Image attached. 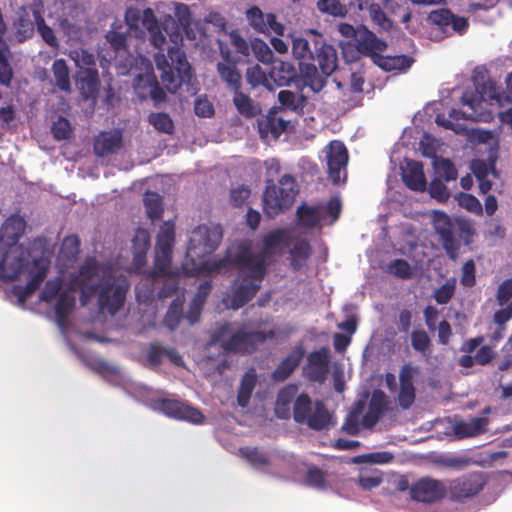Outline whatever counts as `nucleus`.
Segmentation results:
<instances>
[{
  "label": "nucleus",
  "mask_w": 512,
  "mask_h": 512,
  "mask_svg": "<svg viewBox=\"0 0 512 512\" xmlns=\"http://www.w3.org/2000/svg\"><path fill=\"white\" fill-rule=\"evenodd\" d=\"M246 78L249 84L253 87L258 85L269 86V80L266 73L261 69L259 65L250 67L246 71Z\"/></svg>",
  "instance_id": "obj_61"
},
{
  "label": "nucleus",
  "mask_w": 512,
  "mask_h": 512,
  "mask_svg": "<svg viewBox=\"0 0 512 512\" xmlns=\"http://www.w3.org/2000/svg\"><path fill=\"white\" fill-rule=\"evenodd\" d=\"M49 266L43 260L33 261V268L29 271L30 279L27 282V289L36 291L47 276Z\"/></svg>",
  "instance_id": "obj_45"
},
{
  "label": "nucleus",
  "mask_w": 512,
  "mask_h": 512,
  "mask_svg": "<svg viewBox=\"0 0 512 512\" xmlns=\"http://www.w3.org/2000/svg\"><path fill=\"white\" fill-rule=\"evenodd\" d=\"M61 288L62 279L60 277L48 280L40 293V300L46 303H50L59 294Z\"/></svg>",
  "instance_id": "obj_57"
},
{
  "label": "nucleus",
  "mask_w": 512,
  "mask_h": 512,
  "mask_svg": "<svg viewBox=\"0 0 512 512\" xmlns=\"http://www.w3.org/2000/svg\"><path fill=\"white\" fill-rule=\"evenodd\" d=\"M160 282L162 283V287L157 292V297L164 299L173 296L179 288L178 272H173L168 268L167 275L159 277V283Z\"/></svg>",
  "instance_id": "obj_44"
},
{
  "label": "nucleus",
  "mask_w": 512,
  "mask_h": 512,
  "mask_svg": "<svg viewBox=\"0 0 512 512\" xmlns=\"http://www.w3.org/2000/svg\"><path fill=\"white\" fill-rule=\"evenodd\" d=\"M387 272L399 279H410L412 277V268L405 259H394L387 266Z\"/></svg>",
  "instance_id": "obj_54"
},
{
  "label": "nucleus",
  "mask_w": 512,
  "mask_h": 512,
  "mask_svg": "<svg viewBox=\"0 0 512 512\" xmlns=\"http://www.w3.org/2000/svg\"><path fill=\"white\" fill-rule=\"evenodd\" d=\"M257 383V374L254 368H250L244 374L237 394L239 406L246 407L250 401L252 392Z\"/></svg>",
  "instance_id": "obj_33"
},
{
  "label": "nucleus",
  "mask_w": 512,
  "mask_h": 512,
  "mask_svg": "<svg viewBox=\"0 0 512 512\" xmlns=\"http://www.w3.org/2000/svg\"><path fill=\"white\" fill-rule=\"evenodd\" d=\"M512 298V278L504 280L498 287L496 300L500 306L508 303Z\"/></svg>",
  "instance_id": "obj_64"
},
{
  "label": "nucleus",
  "mask_w": 512,
  "mask_h": 512,
  "mask_svg": "<svg viewBox=\"0 0 512 512\" xmlns=\"http://www.w3.org/2000/svg\"><path fill=\"white\" fill-rule=\"evenodd\" d=\"M184 300L177 297L170 304L164 318L163 324L170 330H175L183 317Z\"/></svg>",
  "instance_id": "obj_41"
},
{
  "label": "nucleus",
  "mask_w": 512,
  "mask_h": 512,
  "mask_svg": "<svg viewBox=\"0 0 512 512\" xmlns=\"http://www.w3.org/2000/svg\"><path fill=\"white\" fill-rule=\"evenodd\" d=\"M175 17L177 18L179 26L188 33L192 24L191 12L186 4L178 3L175 7Z\"/></svg>",
  "instance_id": "obj_63"
},
{
  "label": "nucleus",
  "mask_w": 512,
  "mask_h": 512,
  "mask_svg": "<svg viewBox=\"0 0 512 512\" xmlns=\"http://www.w3.org/2000/svg\"><path fill=\"white\" fill-rule=\"evenodd\" d=\"M154 60L157 69L161 71V81L170 92H174L179 86L175 79V73L182 80L191 78V66L187 61L186 54L176 45L169 47L167 57L162 52H157Z\"/></svg>",
  "instance_id": "obj_8"
},
{
  "label": "nucleus",
  "mask_w": 512,
  "mask_h": 512,
  "mask_svg": "<svg viewBox=\"0 0 512 512\" xmlns=\"http://www.w3.org/2000/svg\"><path fill=\"white\" fill-rule=\"evenodd\" d=\"M458 202L461 207L465 208L467 211L471 213L481 215L483 212L480 201L472 194L460 193L458 197Z\"/></svg>",
  "instance_id": "obj_60"
},
{
  "label": "nucleus",
  "mask_w": 512,
  "mask_h": 512,
  "mask_svg": "<svg viewBox=\"0 0 512 512\" xmlns=\"http://www.w3.org/2000/svg\"><path fill=\"white\" fill-rule=\"evenodd\" d=\"M414 59L408 55H395V56H383L381 53L376 56L374 64L380 67L382 70L390 72L394 70L404 71L408 69Z\"/></svg>",
  "instance_id": "obj_32"
},
{
  "label": "nucleus",
  "mask_w": 512,
  "mask_h": 512,
  "mask_svg": "<svg viewBox=\"0 0 512 512\" xmlns=\"http://www.w3.org/2000/svg\"><path fill=\"white\" fill-rule=\"evenodd\" d=\"M149 123L158 131L165 134H172L175 126L169 114L165 112H153L148 116Z\"/></svg>",
  "instance_id": "obj_47"
},
{
  "label": "nucleus",
  "mask_w": 512,
  "mask_h": 512,
  "mask_svg": "<svg viewBox=\"0 0 512 512\" xmlns=\"http://www.w3.org/2000/svg\"><path fill=\"white\" fill-rule=\"evenodd\" d=\"M488 100H495L501 107L504 106L503 101L510 102V96H502L495 83L488 81L483 83L481 87H476L474 90L467 89L461 96V103L468 107L467 111L452 109L449 113V118L445 115L438 114L436 116V123L445 129H450L459 132L462 128L454 123L459 119L471 120L474 122L485 120L483 114V104Z\"/></svg>",
  "instance_id": "obj_4"
},
{
  "label": "nucleus",
  "mask_w": 512,
  "mask_h": 512,
  "mask_svg": "<svg viewBox=\"0 0 512 512\" xmlns=\"http://www.w3.org/2000/svg\"><path fill=\"white\" fill-rule=\"evenodd\" d=\"M388 404L385 393L382 390H375L362 418V425L368 429L373 428L388 410Z\"/></svg>",
  "instance_id": "obj_24"
},
{
  "label": "nucleus",
  "mask_w": 512,
  "mask_h": 512,
  "mask_svg": "<svg viewBox=\"0 0 512 512\" xmlns=\"http://www.w3.org/2000/svg\"><path fill=\"white\" fill-rule=\"evenodd\" d=\"M304 480L308 486L318 490H324L328 487L326 474L314 465L308 467Z\"/></svg>",
  "instance_id": "obj_49"
},
{
  "label": "nucleus",
  "mask_w": 512,
  "mask_h": 512,
  "mask_svg": "<svg viewBox=\"0 0 512 512\" xmlns=\"http://www.w3.org/2000/svg\"><path fill=\"white\" fill-rule=\"evenodd\" d=\"M33 15H34L38 33L40 34L42 39L50 47H53V48L58 47L59 43H58L57 37H56L53 29L46 24L45 19L43 18L41 13L39 11H34Z\"/></svg>",
  "instance_id": "obj_48"
},
{
  "label": "nucleus",
  "mask_w": 512,
  "mask_h": 512,
  "mask_svg": "<svg viewBox=\"0 0 512 512\" xmlns=\"http://www.w3.org/2000/svg\"><path fill=\"white\" fill-rule=\"evenodd\" d=\"M323 153L325 154L328 178L333 184L345 183L349 161V153L345 144L340 140H332L324 147Z\"/></svg>",
  "instance_id": "obj_11"
},
{
  "label": "nucleus",
  "mask_w": 512,
  "mask_h": 512,
  "mask_svg": "<svg viewBox=\"0 0 512 512\" xmlns=\"http://www.w3.org/2000/svg\"><path fill=\"white\" fill-rule=\"evenodd\" d=\"M269 78L279 87L288 85V66L284 61L274 60L271 63Z\"/></svg>",
  "instance_id": "obj_51"
},
{
  "label": "nucleus",
  "mask_w": 512,
  "mask_h": 512,
  "mask_svg": "<svg viewBox=\"0 0 512 512\" xmlns=\"http://www.w3.org/2000/svg\"><path fill=\"white\" fill-rule=\"evenodd\" d=\"M222 237L220 226L199 225L192 231L187 246V257L191 259L196 274L222 273L231 269L214 271L204 268L206 263H214L221 259H211L209 256L217 249Z\"/></svg>",
  "instance_id": "obj_5"
},
{
  "label": "nucleus",
  "mask_w": 512,
  "mask_h": 512,
  "mask_svg": "<svg viewBox=\"0 0 512 512\" xmlns=\"http://www.w3.org/2000/svg\"><path fill=\"white\" fill-rule=\"evenodd\" d=\"M233 103L237 111L246 118H252L259 113L258 107L254 104L253 100L241 89L233 91Z\"/></svg>",
  "instance_id": "obj_38"
},
{
  "label": "nucleus",
  "mask_w": 512,
  "mask_h": 512,
  "mask_svg": "<svg viewBox=\"0 0 512 512\" xmlns=\"http://www.w3.org/2000/svg\"><path fill=\"white\" fill-rule=\"evenodd\" d=\"M246 18L254 30L263 34L274 33L283 35L284 26L277 22L276 16L272 13L264 15L261 9L253 6L246 12Z\"/></svg>",
  "instance_id": "obj_22"
},
{
  "label": "nucleus",
  "mask_w": 512,
  "mask_h": 512,
  "mask_svg": "<svg viewBox=\"0 0 512 512\" xmlns=\"http://www.w3.org/2000/svg\"><path fill=\"white\" fill-rule=\"evenodd\" d=\"M122 145L123 139L120 132H102L95 138L93 150L96 156L106 157L115 154Z\"/></svg>",
  "instance_id": "obj_26"
},
{
  "label": "nucleus",
  "mask_w": 512,
  "mask_h": 512,
  "mask_svg": "<svg viewBox=\"0 0 512 512\" xmlns=\"http://www.w3.org/2000/svg\"><path fill=\"white\" fill-rule=\"evenodd\" d=\"M419 372L418 367L410 364H404L399 371V392L398 403L399 406L407 410L409 409L416 398V389L414 386V377Z\"/></svg>",
  "instance_id": "obj_20"
},
{
  "label": "nucleus",
  "mask_w": 512,
  "mask_h": 512,
  "mask_svg": "<svg viewBox=\"0 0 512 512\" xmlns=\"http://www.w3.org/2000/svg\"><path fill=\"white\" fill-rule=\"evenodd\" d=\"M433 167L439 179H443L446 182L457 179V169L450 159L436 157L433 161Z\"/></svg>",
  "instance_id": "obj_43"
},
{
  "label": "nucleus",
  "mask_w": 512,
  "mask_h": 512,
  "mask_svg": "<svg viewBox=\"0 0 512 512\" xmlns=\"http://www.w3.org/2000/svg\"><path fill=\"white\" fill-rule=\"evenodd\" d=\"M456 279L449 278L443 285L437 288L433 293V298L439 305L447 304L455 294Z\"/></svg>",
  "instance_id": "obj_52"
},
{
  "label": "nucleus",
  "mask_w": 512,
  "mask_h": 512,
  "mask_svg": "<svg viewBox=\"0 0 512 512\" xmlns=\"http://www.w3.org/2000/svg\"><path fill=\"white\" fill-rule=\"evenodd\" d=\"M428 20L448 35L452 33L463 35L469 27L467 18L455 15L447 8L431 11Z\"/></svg>",
  "instance_id": "obj_17"
},
{
  "label": "nucleus",
  "mask_w": 512,
  "mask_h": 512,
  "mask_svg": "<svg viewBox=\"0 0 512 512\" xmlns=\"http://www.w3.org/2000/svg\"><path fill=\"white\" fill-rule=\"evenodd\" d=\"M73 285L80 292V303L87 306L97 295V306L101 313L115 316L123 307L130 283L124 276H117L109 267L101 265L95 258H87L80 266Z\"/></svg>",
  "instance_id": "obj_3"
},
{
  "label": "nucleus",
  "mask_w": 512,
  "mask_h": 512,
  "mask_svg": "<svg viewBox=\"0 0 512 512\" xmlns=\"http://www.w3.org/2000/svg\"><path fill=\"white\" fill-rule=\"evenodd\" d=\"M217 73L226 87L231 90H239L242 87V76L237 69V62L219 61L216 65Z\"/></svg>",
  "instance_id": "obj_30"
},
{
  "label": "nucleus",
  "mask_w": 512,
  "mask_h": 512,
  "mask_svg": "<svg viewBox=\"0 0 512 512\" xmlns=\"http://www.w3.org/2000/svg\"><path fill=\"white\" fill-rule=\"evenodd\" d=\"M25 261L22 257H15L10 261V257L6 254L0 261V278L5 281H13L20 275Z\"/></svg>",
  "instance_id": "obj_35"
},
{
  "label": "nucleus",
  "mask_w": 512,
  "mask_h": 512,
  "mask_svg": "<svg viewBox=\"0 0 512 512\" xmlns=\"http://www.w3.org/2000/svg\"><path fill=\"white\" fill-rule=\"evenodd\" d=\"M276 107L271 108L268 113L257 121L260 138L266 142L277 140L287 130L288 122L278 115Z\"/></svg>",
  "instance_id": "obj_21"
},
{
  "label": "nucleus",
  "mask_w": 512,
  "mask_h": 512,
  "mask_svg": "<svg viewBox=\"0 0 512 512\" xmlns=\"http://www.w3.org/2000/svg\"><path fill=\"white\" fill-rule=\"evenodd\" d=\"M436 233L439 235L444 250L450 259L458 257L459 244L454 236V224L450 217L443 212H437L433 219Z\"/></svg>",
  "instance_id": "obj_18"
},
{
  "label": "nucleus",
  "mask_w": 512,
  "mask_h": 512,
  "mask_svg": "<svg viewBox=\"0 0 512 512\" xmlns=\"http://www.w3.org/2000/svg\"><path fill=\"white\" fill-rule=\"evenodd\" d=\"M357 51L374 60L376 56L386 50L387 43L379 39L372 31L365 26H358V36L355 39Z\"/></svg>",
  "instance_id": "obj_23"
},
{
  "label": "nucleus",
  "mask_w": 512,
  "mask_h": 512,
  "mask_svg": "<svg viewBox=\"0 0 512 512\" xmlns=\"http://www.w3.org/2000/svg\"><path fill=\"white\" fill-rule=\"evenodd\" d=\"M341 212L342 202L339 196L331 197L326 203L310 205L302 202L296 209L295 227L291 231L307 233L311 237L312 230L321 229L325 224H334L340 218Z\"/></svg>",
  "instance_id": "obj_6"
},
{
  "label": "nucleus",
  "mask_w": 512,
  "mask_h": 512,
  "mask_svg": "<svg viewBox=\"0 0 512 512\" xmlns=\"http://www.w3.org/2000/svg\"><path fill=\"white\" fill-rule=\"evenodd\" d=\"M402 178L409 189L417 192H424L426 190L427 182L421 162L413 160L407 162Z\"/></svg>",
  "instance_id": "obj_28"
},
{
  "label": "nucleus",
  "mask_w": 512,
  "mask_h": 512,
  "mask_svg": "<svg viewBox=\"0 0 512 512\" xmlns=\"http://www.w3.org/2000/svg\"><path fill=\"white\" fill-rule=\"evenodd\" d=\"M148 92H143L140 88L141 100H146L150 98L155 106H158L160 103L166 100V92L162 87H160L158 80L156 77H150V82H148Z\"/></svg>",
  "instance_id": "obj_53"
},
{
  "label": "nucleus",
  "mask_w": 512,
  "mask_h": 512,
  "mask_svg": "<svg viewBox=\"0 0 512 512\" xmlns=\"http://www.w3.org/2000/svg\"><path fill=\"white\" fill-rule=\"evenodd\" d=\"M175 242V226L173 221H165L157 235L155 246L154 267L160 272H168L171 266L172 250Z\"/></svg>",
  "instance_id": "obj_14"
},
{
  "label": "nucleus",
  "mask_w": 512,
  "mask_h": 512,
  "mask_svg": "<svg viewBox=\"0 0 512 512\" xmlns=\"http://www.w3.org/2000/svg\"><path fill=\"white\" fill-rule=\"evenodd\" d=\"M292 55L290 83L302 82L313 92L321 91L327 78L337 69L336 49L315 29L308 30L304 37L292 40Z\"/></svg>",
  "instance_id": "obj_2"
},
{
  "label": "nucleus",
  "mask_w": 512,
  "mask_h": 512,
  "mask_svg": "<svg viewBox=\"0 0 512 512\" xmlns=\"http://www.w3.org/2000/svg\"><path fill=\"white\" fill-rule=\"evenodd\" d=\"M293 418L295 422L305 424L315 431L327 430L336 424L326 405L320 400L313 403L306 393H301L295 399Z\"/></svg>",
  "instance_id": "obj_7"
},
{
  "label": "nucleus",
  "mask_w": 512,
  "mask_h": 512,
  "mask_svg": "<svg viewBox=\"0 0 512 512\" xmlns=\"http://www.w3.org/2000/svg\"><path fill=\"white\" fill-rule=\"evenodd\" d=\"M429 193L432 198L444 202L449 199L450 192L447 186L439 178H435L429 185Z\"/></svg>",
  "instance_id": "obj_62"
},
{
  "label": "nucleus",
  "mask_w": 512,
  "mask_h": 512,
  "mask_svg": "<svg viewBox=\"0 0 512 512\" xmlns=\"http://www.w3.org/2000/svg\"><path fill=\"white\" fill-rule=\"evenodd\" d=\"M51 130L54 138L57 140L69 139L72 134L70 122L64 117H59L58 120L52 124Z\"/></svg>",
  "instance_id": "obj_59"
},
{
  "label": "nucleus",
  "mask_w": 512,
  "mask_h": 512,
  "mask_svg": "<svg viewBox=\"0 0 512 512\" xmlns=\"http://www.w3.org/2000/svg\"><path fill=\"white\" fill-rule=\"evenodd\" d=\"M155 411L161 412L169 418L187 421L192 424H203L205 416L196 407L173 398H157L151 403Z\"/></svg>",
  "instance_id": "obj_10"
},
{
  "label": "nucleus",
  "mask_w": 512,
  "mask_h": 512,
  "mask_svg": "<svg viewBox=\"0 0 512 512\" xmlns=\"http://www.w3.org/2000/svg\"><path fill=\"white\" fill-rule=\"evenodd\" d=\"M10 49L3 35H0V83L9 87L13 78V70L9 64Z\"/></svg>",
  "instance_id": "obj_37"
},
{
  "label": "nucleus",
  "mask_w": 512,
  "mask_h": 512,
  "mask_svg": "<svg viewBox=\"0 0 512 512\" xmlns=\"http://www.w3.org/2000/svg\"><path fill=\"white\" fill-rule=\"evenodd\" d=\"M239 453L241 457L257 470L263 471L270 465L268 455L257 447H241Z\"/></svg>",
  "instance_id": "obj_36"
},
{
  "label": "nucleus",
  "mask_w": 512,
  "mask_h": 512,
  "mask_svg": "<svg viewBox=\"0 0 512 512\" xmlns=\"http://www.w3.org/2000/svg\"><path fill=\"white\" fill-rule=\"evenodd\" d=\"M288 244V229L272 230L263 237V246L259 253L254 254L247 243H239L228 249L222 259L214 263H206L208 270H224L235 268L238 272L231 286L229 295L230 307L239 309L246 305L259 291L266 275L270 258L280 252Z\"/></svg>",
  "instance_id": "obj_1"
},
{
  "label": "nucleus",
  "mask_w": 512,
  "mask_h": 512,
  "mask_svg": "<svg viewBox=\"0 0 512 512\" xmlns=\"http://www.w3.org/2000/svg\"><path fill=\"white\" fill-rule=\"evenodd\" d=\"M363 410L364 403L362 401H358L354 404L342 425V430L344 432L349 435H357L359 433V417Z\"/></svg>",
  "instance_id": "obj_46"
},
{
  "label": "nucleus",
  "mask_w": 512,
  "mask_h": 512,
  "mask_svg": "<svg viewBox=\"0 0 512 512\" xmlns=\"http://www.w3.org/2000/svg\"><path fill=\"white\" fill-rule=\"evenodd\" d=\"M430 344L431 340L425 330H414L411 333V345L417 352L426 353Z\"/></svg>",
  "instance_id": "obj_58"
},
{
  "label": "nucleus",
  "mask_w": 512,
  "mask_h": 512,
  "mask_svg": "<svg viewBox=\"0 0 512 512\" xmlns=\"http://www.w3.org/2000/svg\"><path fill=\"white\" fill-rule=\"evenodd\" d=\"M74 305L75 297L70 292L63 291L60 293L55 305V315L59 324H63L67 320Z\"/></svg>",
  "instance_id": "obj_39"
},
{
  "label": "nucleus",
  "mask_w": 512,
  "mask_h": 512,
  "mask_svg": "<svg viewBox=\"0 0 512 512\" xmlns=\"http://www.w3.org/2000/svg\"><path fill=\"white\" fill-rule=\"evenodd\" d=\"M150 247V235L144 229H138L133 238L134 258L133 262L136 266L145 263L146 253Z\"/></svg>",
  "instance_id": "obj_34"
},
{
  "label": "nucleus",
  "mask_w": 512,
  "mask_h": 512,
  "mask_svg": "<svg viewBox=\"0 0 512 512\" xmlns=\"http://www.w3.org/2000/svg\"><path fill=\"white\" fill-rule=\"evenodd\" d=\"M168 272H160L153 268L143 275L135 287L136 298L139 302H149L155 296L156 285L159 284V277L167 275Z\"/></svg>",
  "instance_id": "obj_27"
},
{
  "label": "nucleus",
  "mask_w": 512,
  "mask_h": 512,
  "mask_svg": "<svg viewBox=\"0 0 512 512\" xmlns=\"http://www.w3.org/2000/svg\"><path fill=\"white\" fill-rule=\"evenodd\" d=\"M251 50L254 56L262 63H272L273 52L268 44L261 39H254L251 43Z\"/></svg>",
  "instance_id": "obj_55"
},
{
  "label": "nucleus",
  "mask_w": 512,
  "mask_h": 512,
  "mask_svg": "<svg viewBox=\"0 0 512 512\" xmlns=\"http://www.w3.org/2000/svg\"><path fill=\"white\" fill-rule=\"evenodd\" d=\"M370 17L375 25L384 31L392 28V21L387 17L383 9L378 4H371L369 7Z\"/></svg>",
  "instance_id": "obj_56"
},
{
  "label": "nucleus",
  "mask_w": 512,
  "mask_h": 512,
  "mask_svg": "<svg viewBox=\"0 0 512 512\" xmlns=\"http://www.w3.org/2000/svg\"><path fill=\"white\" fill-rule=\"evenodd\" d=\"M317 9L324 14L333 17H345L348 10L339 0H319L316 3Z\"/></svg>",
  "instance_id": "obj_50"
},
{
  "label": "nucleus",
  "mask_w": 512,
  "mask_h": 512,
  "mask_svg": "<svg viewBox=\"0 0 512 512\" xmlns=\"http://www.w3.org/2000/svg\"><path fill=\"white\" fill-rule=\"evenodd\" d=\"M52 72L56 81V86L62 91H70L71 83L69 78V68L64 59H56L52 65Z\"/></svg>",
  "instance_id": "obj_42"
},
{
  "label": "nucleus",
  "mask_w": 512,
  "mask_h": 512,
  "mask_svg": "<svg viewBox=\"0 0 512 512\" xmlns=\"http://www.w3.org/2000/svg\"><path fill=\"white\" fill-rule=\"evenodd\" d=\"M486 485L482 472H472L449 481L448 494L452 502L463 503L478 495Z\"/></svg>",
  "instance_id": "obj_12"
},
{
  "label": "nucleus",
  "mask_w": 512,
  "mask_h": 512,
  "mask_svg": "<svg viewBox=\"0 0 512 512\" xmlns=\"http://www.w3.org/2000/svg\"><path fill=\"white\" fill-rule=\"evenodd\" d=\"M231 325L225 323L220 325L212 334L211 340L214 343H221V347L226 352L251 354L259 344H262L267 335L261 331H244L238 330L230 336L229 339L224 340V337L230 332Z\"/></svg>",
  "instance_id": "obj_9"
},
{
  "label": "nucleus",
  "mask_w": 512,
  "mask_h": 512,
  "mask_svg": "<svg viewBox=\"0 0 512 512\" xmlns=\"http://www.w3.org/2000/svg\"><path fill=\"white\" fill-rule=\"evenodd\" d=\"M288 192L283 187H278L273 179L266 180V189L263 193V211L270 217L274 218L278 214L284 212L288 207Z\"/></svg>",
  "instance_id": "obj_19"
},
{
  "label": "nucleus",
  "mask_w": 512,
  "mask_h": 512,
  "mask_svg": "<svg viewBox=\"0 0 512 512\" xmlns=\"http://www.w3.org/2000/svg\"><path fill=\"white\" fill-rule=\"evenodd\" d=\"M448 494V487L444 481L432 477H422L415 481L410 488V496L421 503L433 504L441 501Z\"/></svg>",
  "instance_id": "obj_13"
},
{
  "label": "nucleus",
  "mask_w": 512,
  "mask_h": 512,
  "mask_svg": "<svg viewBox=\"0 0 512 512\" xmlns=\"http://www.w3.org/2000/svg\"><path fill=\"white\" fill-rule=\"evenodd\" d=\"M488 420L483 417H474L469 420H461L454 424V433L460 438H469L484 433L487 429Z\"/></svg>",
  "instance_id": "obj_31"
},
{
  "label": "nucleus",
  "mask_w": 512,
  "mask_h": 512,
  "mask_svg": "<svg viewBox=\"0 0 512 512\" xmlns=\"http://www.w3.org/2000/svg\"><path fill=\"white\" fill-rule=\"evenodd\" d=\"M143 202L150 220L155 221L162 217L163 202L162 197L158 193L151 191L146 192Z\"/></svg>",
  "instance_id": "obj_40"
},
{
  "label": "nucleus",
  "mask_w": 512,
  "mask_h": 512,
  "mask_svg": "<svg viewBox=\"0 0 512 512\" xmlns=\"http://www.w3.org/2000/svg\"><path fill=\"white\" fill-rule=\"evenodd\" d=\"M26 228L25 220L19 215H11L6 219L0 230V239L7 245L18 242Z\"/></svg>",
  "instance_id": "obj_29"
},
{
  "label": "nucleus",
  "mask_w": 512,
  "mask_h": 512,
  "mask_svg": "<svg viewBox=\"0 0 512 512\" xmlns=\"http://www.w3.org/2000/svg\"><path fill=\"white\" fill-rule=\"evenodd\" d=\"M307 233H295L290 231V267L294 271L307 268L308 261L313 253Z\"/></svg>",
  "instance_id": "obj_16"
},
{
  "label": "nucleus",
  "mask_w": 512,
  "mask_h": 512,
  "mask_svg": "<svg viewBox=\"0 0 512 512\" xmlns=\"http://www.w3.org/2000/svg\"><path fill=\"white\" fill-rule=\"evenodd\" d=\"M330 350L321 347L307 356V363L303 366V375L311 382L324 383L329 373Z\"/></svg>",
  "instance_id": "obj_15"
},
{
  "label": "nucleus",
  "mask_w": 512,
  "mask_h": 512,
  "mask_svg": "<svg viewBox=\"0 0 512 512\" xmlns=\"http://www.w3.org/2000/svg\"><path fill=\"white\" fill-rule=\"evenodd\" d=\"M76 85L84 100H95L100 89L98 69L92 68L78 70L76 75Z\"/></svg>",
  "instance_id": "obj_25"
}]
</instances>
